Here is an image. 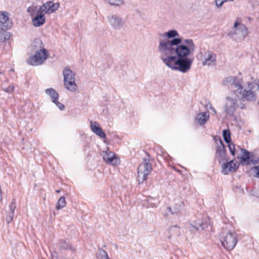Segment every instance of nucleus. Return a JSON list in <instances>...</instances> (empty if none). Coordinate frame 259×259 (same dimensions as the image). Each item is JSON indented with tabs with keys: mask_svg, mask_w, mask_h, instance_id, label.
I'll return each instance as SVG.
<instances>
[{
	"mask_svg": "<svg viewBox=\"0 0 259 259\" xmlns=\"http://www.w3.org/2000/svg\"><path fill=\"white\" fill-rule=\"evenodd\" d=\"M107 19L111 26L115 30L120 29L125 23L122 18L116 15L109 16Z\"/></svg>",
	"mask_w": 259,
	"mask_h": 259,
	"instance_id": "9d476101",
	"label": "nucleus"
},
{
	"mask_svg": "<svg viewBox=\"0 0 259 259\" xmlns=\"http://www.w3.org/2000/svg\"><path fill=\"white\" fill-rule=\"evenodd\" d=\"M64 85L65 88L70 92H74L77 89L75 83V74L68 67H66L63 71Z\"/></svg>",
	"mask_w": 259,
	"mask_h": 259,
	"instance_id": "20e7f679",
	"label": "nucleus"
},
{
	"mask_svg": "<svg viewBox=\"0 0 259 259\" xmlns=\"http://www.w3.org/2000/svg\"><path fill=\"white\" fill-rule=\"evenodd\" d=\"M169 239L172 237H178L181 235L180 228L177 225L172 226L169 228Z\"/></svg>",
	"mask_w": 259,
	"mask_h": 259,
	"instance_id": "4be33fe9",
	"label": "nucleus"
},
{
	"mask_svg": "<svg viewBox=\"0 0 259 259\" xmlns=\"http://www.w3.org/2000/svg\"><path fill=\"white\" fill-rule=\"evenodd\" d=\"M216 55L214 53L210 51L208 52L207 57L202 62V65L203 66L206 65H210L212 63L215 64L216 62Z\"/></svg>",
	"mask_w": 259,
	"mask_h": 259,
	"instance_id": "aec40b11",
	"label": "nucleus"
},
{
	"mask_svg": "<svg viewBox=\"0 0 259 259\" xmlns=\"http://www.w3.org/2000/svg\"><path fill=\"white\" fill-rule=\"evenodd\" d=\"M110 5L120 7L124 4V0H105Z\"/></svg>",
	"mask_w": 259,
	"mask_h": 259,
	"instance_id": "c85d7f7f",
	"label": "nucleus"
},
{
	"mask_svg": "<svg viewBox=\"0 0 259 259\" xmlns=\"http://www.w3.org/2000/svg\"><path fill=\"white\" fill-rule=\"evenodd\" d=\"M156 199L151 196H148L147 198V202L149 204V206L152 207L156 206Z\"/></svg>",
	"mask_w": 259,
	"mask_h": 259,
	"instance_id": "c756f323",
	"label": "nucleus"
},
{
	"mask_svg": "<svg viewBox=\"0 0 259 259\" xmlns=\"http://www.w3.org/2000/svg\"><path fill=\"white\" fill-rule=\"evenodd\" d=\"M222 83L224 85L230 84L231 85H234L236 88H238L236 90L234 91L233 93L238 97L239 95H241L243 88L241 84L240 79L237 76H229L223 80Z\"/></svg>",
	"mask_w": 259,
	"mask_h": 259,
	"instance_id": "6e6552de",
	"label": "nucleus"
},
{
	"mask_svg": "<svg viewBox=\"0 0 259 259\" xmlns=\"http://www.w3.org/2000/svg\"><path fill=\"white\" fill-rule=\"evenodd\" d=\"M52 2L51 1H49V2H46L45 4H44L47 8H49V6H51V4H52Z\"/></svg>",
	"mask_w": 259,
	"mask_h": 259,
	"instance_id": "37998d69",
	"label": "nucleus"
},
{
	"mask_svg": "<svg viewBox=\"0 0 259 259\" xmlns=\"http://www.w3.org/2000/svg\"><path fill=\"white\" fill-rule=\"evenodd\" d=\"M5 30L2 28L0 30V41L4 42L8 39L10 37V33Z\"/></svg>",
	"mask_w": 259,
	"mask_h": 259,
	"instance_id": "bb28decb",
	"label": "nucleus"
},
{
	"mask_svg": "<svg viewBox=\"0 0 259 259\" xmlns=\"http://www.w3.org/2000/svg\"><path fill=\"white\" fill-rule=\"evenodd\" d=\"M148 158H143V162L138 168L137 179L139 184L143 183L147 179V176L151 173L152 168L149 162V155L146 153Z\"/></svg>",
	"mask_w": 259,
	"mask_h": 259,
	"instance_id": "f03ea898",
	"label": "nucleus"
},
{
	"mask_svg": "<svg viewBox=\"0 0 259 259\" xmlns=\"http://www.w3.org/2000/svg\"><path fill=\"white\" fill-rule=\"evenodd\" d=\"M53 102L58 107L60 110H63L65 109V106L63 104L59 102L58 101V99H57V101H54Z\"/></svg>",
	"mask_w": 259,
	"mask_h": 259,
	"instance_id": "4c0bfd02",
	"label": "nucleus"
},
{
	"mask_svg": "<svg viewBox=\"0 0 259 259\" xmlns=\"http://www.w3.org/2000/svg\"><path fill=\"white\" fill-rule=\"evenodd\" d=\"M59 4L58 3H53V2L51 4V6H49L48 8L49 14H51L52 13L54 12L56 10L58 9L59 8Z\"/></svg>",
	"mask_w": 259,
	"mask_h": 259,
	"instance_id": "2f4dec72",
	"label": "nucleus"
},
{
	"mask_svg": "<svg viewBox=\"0 0 259 259\" xmlns=\"http://www.w3.org/2000/svg\"><path fill=\"white\" fill-rule=\"evenodd\" d=\"M209 118V115L207 112H201L197 115L196 120L200 125L204 124Z\"/></svg>",
	"mask_w": 259,
	"mask_h": 259,
	"instance_id": "5701e85b",
	"label": "nucleus"
},
{
	"mask_svg": "<svg viewBox=\"0 0 259 259\" xmlns=\"http://www.w3.org/2000/svg\"><path fill=\"white\" fill-rule=\"evenodd\" d=\"M219 144L215 148V158L219 163L228 161L226 146L220 137H219Z\"/></svg>",
	"mask_w": 259,
	"mask_h": 259,
	"instance_id": "0eeeda50",
	"label": "nucleus"
},
{
	"mask_svg": "<svg viewBox=\"0 0 259 259\" xmlns=\"http://www.w3.org/2000/svg\"><path fill=\"white\" fill-rule=\"evenodd\" d=\"M34 15V12H32L31 14V16H32Z\"/></svg>",
	"mask_w": 259,
	"mask_h": 259,
	"instance_id": "864d4df0",
	"label": "nucleus"
},
{
	"mask_svg": "<svg viewBox=\"0 0 259 259\" xmlns=\"http://www.w3.org/2000/svg\"><path fill=\"white\" fill-rule=\"evenodd\" d=\"M99 254L101 257V259H110L107 252L103 249L100 250Z\"/></svg>",
	"mask_w": 259,
	"mask_h": 259,
	"instance_id": "c9c22d12",
	"label": "nucleus"
},
{
	"mask_svg": "<svg viewBox=\"0 0 259 259\" xmlns=\"http://www.w3.org/2000/svg\"><path fill=\"white\" fill-rule=\"evenodd\" d=\"M190 224L193 228L199 231L205 230L208 226V223L206 218L192 221Z\"/></svg>",
	"mask_w": 259,
	"mask_h": 259,
	"instance_id": "2eb2a0df",
	"label": "nucleus"
},
{
	"mask_svg": "<svg viewBox=\"0 0 259 259\" xmlns=\"http://www.w3.org/2000/svg\"><path fill=\"white\" fill-rule=\"evenodd\" d=\"M103 159L107 164L117 165L119 163V160L112 152H105L103 154Z\"/></svg>",
	"mask_w": 259,
	"mask_h": 259,
	"instance_id": "ddd939ff",
	"label": "nucleus"
},
{
	"mask_svg": "<svg viewBox=\"0 0 259 259\" xmlns=\"http://www.w3.org/2000/svg\"><path fill=\"white\" fill-rule=\"evenodd\" d=\"M66 206V200L64 196H61L58 200L56 208L59 210Z\"/></svg>",
	"mask_w": 259,
	"mask_h": 259,
	"instance_id": "cd10ccee",
	"label": "nucleus"
},
{
	"mask_svg": "<svg viewBox=\"0 0 259 259\" xmlns=\"http://www.w3.org/2000/svg\"><path fill=\"white\" fill-rule=\"evenodd\" d=\"M60 192V190H56L57 193H59Z\"/></svg>",
	"mask_w": 259,
	"mask_h": 259,
	"instance_id": "09e8293b",
	"label": "nucleus"
},
{
	"mask_svg": "<svg viewBox=\"0 0 259 259\" xmlns=\"http://www.w3.org/2000/svg\"><path fill=\"white\" fill-rule=\"evenodd\" d=\"M222 165V172L225 175H228L230 172H234L238 169L239 165L234 162V160H232L230 161L223 162Z\"/></svg>",
	"mask_w": 259,
	"mask_h": 259,
	"instance_id": "f8f14e48",
	"label": "nucleus"
},
{
	"mask_svg": "<svg viewBox=\"0 0 259 259\" xmlns=\"http://www.w3.org/2000/svg\"><path fill=\"white\" fill-rule=\"evenodd\" d=\"M237 102L238 100L236 98L226 97L224 110L227 115L230 117L233 116L238 107L237 105Z\"/></svg>",
	"mask_w": 259,
	"mask_h": 259,
	"instance_id": "1a4fd4ad",
	"label": "nucleus"
},
{
	"mask_svg": "<svg viewBox=\"0 0 259 259\" xmlns=\"http://www.w3.org/2000/svg\"><path fill=\"white\" fill-rule=\"evenodd\" d=\"M259 162V158L258 157L255 156L253 154H252L250 157V159L248 161V162L247 163L246 165H250L251 164H255Z\"/></svg>",
	"mask_w": 259,
	"mask_h": 259,
	"instance_id": "7c9ffc66",
	"label": "nucleus"
},
{
	"mask_svg": "<svg viewBox=\"0 0 259 259\" xmlns=\"http://www.w3.org/2000/svg\"><path fill=\"white\" fill-rule=\"evenodd\" d=\"M16 200L15 199H13L11 202V204L9 206L10 212L14 213L15 209L16 208Z\"/></svg>",
	"mask_w": 259,
	"mask_h": 259,
	"instance_id": "f704fd0d",
	"label": "nucleus"
},
{
	"mask_svg": "<svg viewBox=\"0 0 259 259\" xmlns=\"http://www.w3.org/2000/svg\"><path fill=\"white\" fill-rule=\"evenodd\" d=\"M228 144V148L229 149V151L233 156H235L236 154V149H235V145L233 143H230Z\"/></svg>",
	"mask_w": 259,
	"mask_h": 259,
	"instance_id": "473e14b6",
	"label": "nucleus"
},
{
	"mask_svg": "<svg viewBox=\"0 0 259 259\" xmlns=\"http://www.w3.org/2000/svg\"><path fill=\"white\" fill-rule=\"evenodd\" d=\"M34 54L31 56L27 60V63L32 66L40 65L47 60L48 58V51L46 49H39L34 52Z\"/></svg>",
	"mask_w": 259,
	"mask_h": 259,
	"instance_id": "423d86ee",
	"label": "nucleus"
},
{
	"mask_svg": "<svg viewBox=\"0 0 259 259\" xmlns=\"http://www.w3.org/2000/svg\"><path fill=\"white\" fill-rule=\"evenodd\" d=\"M221 241L223 247L228 250H232L238 242L237 234L231 231L221 234Z\"/></svg>",
	"mask_w": 259,
	"mask_h": 259,
	"instance_id": "7ed1b4c3",
	"label": "nucleus"
},
{
	"mask_svg": "<svg viewBox=\"0 0 259 259\" xmlns=\"http://www.w3.org/2000/svg\"><path fill=\"white\" fill-rule=\"evenodd\" d=\"M253 195L257 198H259V189L258 191L255 190L253 191Z\"/></svg>",
	"mask_w": 259,
	"mask_h": 259,
	"instance_id": "79ce46f5",
	"label": "nucleus"
},
{
	"mask_svg": "<svg viewBox=\"0 0 259 259\" xmlns=\"http://www.w3.org/2000/svg\"><path fill=\"white\" fill-rule=\"evenodd\" d=\"M234 27L238 32L237 35L240 38L244 39L248 34V30L246 26L238 21L234 23Z\"/></svg>",
	"mask_w": 259,
	"mask_h": 259,
	"instance_id": "4468645a",
	"label": "nucleus"
},
{
	"mask_svg": "<svg viewBox=\"0 0 259 259\" xmlns=\"http://www.w3.org/2000/svg\"><path fill=\"white\" fill-rule=\"evenodd\" d=\"M2 193H0V201H1V200H2Z\"/></svg>",
	"mask_w": 259,
	"mask_h": 259,
	"instance_id": "de8ad7c7",
	"label": "nucleus"
},
{
	"mask_svg": "<svg viewBox=\"0 0 259 259\" xmlns=\"http://www.w3.org/2000/svg\"><path fill=\"white\" fill-rule=\"evenodd\" d=\"M32 48V51L35 52L36 51V50H39V49L43 50V49H45L42 41L39 39H35L33 42L31 46Z\"/></svg>",
	"mask_w": 259,
	"mask_h": 259,
	"instance_id": "393cba45",
	"label": "nucleus"
},
{
	"mask_svg": "<svg viewBox=\"0 0 259 259\" xmlns=\"http://www.w3.org/2000/svg\"><path fill=\"white\" fill-rule=\"evenodd\" d=\"M210 109L212 110V111L214 113L215 115L217 114V111L212 106V105H210Z\"/></svg>",
	"mask_w": 259,
	"mask_h": 259,
	"instance_id": "c03bdc74",
	"label": "nucleus"
},
{
	"mask_svg": "<svg viewBox=\"0 0 259 259\" xmlns=\"http://www.w3.org/2000/svg\"><path fill=\"white\" fill-rule=\"evenodd\" d=\"M243 154L242 156H237V158L240 159V163L242 165H247L248 161L250 159L251 153L245 149L240 148Z\"/></svg>",
	"mask_w": 259,
	"mask_h": 259,
	"instance_id": "a211bd4d",
	"label": "nucleus"
},
{
	"mask_svg": "<svg viewBox=\"0 0 259 259\" xmlns=\"http://www.w3.org/2000/svg\"><path fill=\"white\" fill-rule=\"evenodd\" d=\"M247 85L249 90H242L241 99L243 101H254L256 99V93L252 90L253 89L258 90L259 89V80L255 79L253 82H249Z\"/></svg>",
	"mask_w": 259,
	"mask_h": 259,
	"instance_id": "39448f33",
	"label": "nucleus"
},
{
	"mask_svg": "<svg viewBox=\"0 0 259 259\" xmlns=\"http://www.w3.org/2000/svg\"><path fill=\"white\" fill-rule=\"evenodd\" d=\"M27 11L28 12H30V8H28V9H27Z\"/></svg>",
	"mask_w": 259,
	"mask_h": 259,
	"instance_id": "8fccbe9b",
	"label": "nucleus"
},
{
	"mask_svg": "<svg viewBox=\"0 0 259 259\" xmlns=\"http://www.w3.org/2000/svg\"><path fill=\"white\" fill-rule=\"evenodd\" d=\"M10 71H14V69L13 68H12V69L10 70Z\"/></svg>",
	"mask_w": 259,
	"mask_h": 259,
	"instance_id": "3c124183",
	"label": "nucleus"
},
{
	"mask_svg": "<svg viewBox=\"0 0 259 259\" xmlns=\"http://www.w3.org/2000/svg\"><path fill=\"white\" fill-rule=\"evenodd\" d=\"M46 18L44 14H40L37 12L35 17L32 18V22L35 27H40L45 24Z\"/></svg>",
	"mask_w": 259,
	"mask_h": 259,
	"instance_id": "f3484780",
	"label": "nucleus"
},
{
	"mask_svg": "<svg viewBox=\"0 0 259 259\" xmlns=\"http://www.w3.org/2000/svg\"><path fill=\"white\" fill-rule=\"evenodd\" d=\"M59 248L60 250H71L72 251H75V249L72 246L71 244L67 243L66 240L62 239L59 240L58 242Z\"/></svg>",
	"mask_w": 259,
	"mask_h": 259,
	"instance_id": "412c9836",
	"label": "nucleus"
},
{
	"mask_svg": "<svg viewBox=\"0 0 259 259\" xmlns=\"http://www.w3.org/2000/svg\"><path fill=\"white\" fill-rule=\"evenodd\" d=\"M164 36L171 39L160 40L158 50L160 59L172 70L182 73L188 72L192 65V55L195 50L193 40L191 39H183L176 30H170L163 34Z\"/></svg>",
	"mask_w": 259,
	"mask_h": 259,
	"instance_id": "f257e3e1",
	"label": "nucleus"
},
{
	"mask_svg": "<svg viewBox=\"0 0 259 259\" xmlns=\"http://www.w3.org/2000/svg\"><path fill=\"white\" fill-rule=\"evenodd\" d=\"M37 12L40 14H44L45 15L46 13H49L48 8H47L45 4H43L40 7Z\"/></svg>",
	"mask_w": 259,
	"mask_h": 259,
	"instance_id": "72a5a7b5",
	"label": "nucleus"
},
{
	"mask_svg": "<svg viewBox=\"0 0 259 259\" xmlns=\"http://www.w3.org/2000/svg\"><path fill=\"white\" fill-rule=\"evenodd\" d=\"M213 139L215 140V141H217V139H216V137H214Z\"/></svg>",
	"mask_w": 259,
	"mask_h": 259,
	"instance_id": "603ef678",
	"label": "nucleus"
},
{
	"mask_svg": "<svg viewBox=\"0 0 259 259\" xmlns=\"http://www.w3.org/2000/svg\"><path fill=\"white\" fill-rule=\"evenodd\" d=\"M45 92L46 94L51 97L52 102L57 101V99L59 98V94L53 88H49L46 90Z\"/></svg>",
	"mask_w": 259,
	"mask_h": 259,
	"instance_id": "b1692460",
	"label": "nucleus"
},
{
	"mask_svg": "<svg viewBox=\"0 0 259 259\" xmlns=\"http://www.w3.org/2000/svg\"><path fill=\"white\" fill-rule=\"evenodd\" d=\"M174 201L175 204L172 207L168 206L167 208L168 211L172 214H178L179 213L183 208L185 205L184 202L181 199H175Z\"/></svg>",
	"mask_w": 259,
	"mask_h": 259,
	"instance_id": "dca6fc26",
	"label": "nucleus"
},
{
	"mask_svg": "<svg viewBox=\"0 0 259 259\" xmlns=\"http://www.w3.org/2000/svg\"><path fill=\"white\" fill-rule=\"evenodd\" d=\"M12 25V21L9 18L8 13L0 12V28L8 30L11 29Z\"/></svg>",
	"mask_w": 259,
	"mask_h": 259,
	"instance_id": "9b49d317",
	"label": "nucleus"
},
{
	"mask_svg": "<svg viewBox=\"0 0 259 259\" xmlns=\"http://www.w3.org/2000/svg\"><path fill=\"white\" fill-rule=\"evenodd\" d=\"M14 216V213L9 212L6 217V221L8 224H10L13 221Z\"/></svg>",
	"mask_w": 259,
	"mask_h": 259,
	"instance_id": "58836bf2",
	"label": "nucleus"
},
{
	"mask_svg": "<svg viewBox=\"0 0 259 259\" xmlns=\"http://www.w3.org/2000/svg\"><path fill=\"white\" fill-rule=\"evenodd\" d=\"M238 34V32L236 31V29H235V30L234 31H231V32H230L229 33H228V35L230 36V37H233L234 35H237Z\"/></svg>",
	"mask_w": 259,
	"mask_h": 259,
	"instance_id": "a19ab883",
	"label": "nucleus"
},
{
	"mask_svg": "<svg viewBox=\"0 0 259 259\" xmlns=\"http://www.w3.org/2000/svg\"><path fill=\"white\" fill-rule=\"evenodd\" d=\"M255 169V170H258V169H259V165H258V166H253V167L252 168V169Z\"/></svg>",
	"mask_w": 259,
	"mask_h": 259,
	"instance_id": "49530a36",
	"label": "nucleus"
},
{
	"mask_svg": "<svg viewBox=\"0 0 259 259\" xmlns=\"http://www.w3.org/2000/svg\"><path fill=\"white\" fill-rule=\"evenodd\" d=\"M223 137L227 144L231 143V133L229 129H225L223 131Z\"/></svg>",
	"mask_w": 259,
	"mask_h": 259,
	"instance_id": "a878e982",
	"label": "nucleus"
},
{
	"mask_svg": "<svg viewBox=\"0 0 259 259\" xmlns=\"http://www.w3.org/2000/svg\"><path fill=\"white\" fill-rule=\"evenodd\" d=\"M91 126L94 133L101 138H105L106 134L97 122L91 121Z\"/></svg>",
	"mask_w": 259,
	"mask_h": 259,
	"instance_id": "6ab92c4d",
	"label": "nucleus"
},
{
	"mask_svg": "<svg viewBox=\"0 0 259 259\" xmlns=\"http://www.w3.org/2000/svg\"><path fill=\"white\" fill-rule=\"evenodd\" d=\"M14 90V86H9V87L5 88L4 91L6 93H11L13 92Z\"/></svg>",
	"mask_w": 259,
	"mask_h": 259,
	"instance_id": "ea45409f",
	"label": "nucleus"
},
{
	"mask_svg": "<svg viewBox=\"0 0 259 259\" xmlns=\"http://www.w3.org/2000/svg\"><path fill=\"white\" fill-rule=\"evenodd\" d=\"M234 1V0H215V2L216 6L220 8L223 5V4L225 2H229V1L233 2Z\"/></svg>",
	"mask_w": 259,
	"mask_h": 259,
	"instance_id": "e433bc0d",
	"label": "nucleus"
},
{
	"mask_svg": "<svg viewBox=\"0 0 259 259\" xmlns=\"http://www.w3.org/2000/svg\"><path fill=\"white\" fill-rule=\"evenodd\" d=\"M256 170V172L254 175V177L259 178V169Z\"/></svg>",
	"mask_w": 259,
	"mask_h": 259,
	"instance_id": "a18cd8bd",
	"label": "nucleus"
}]
</instances>
